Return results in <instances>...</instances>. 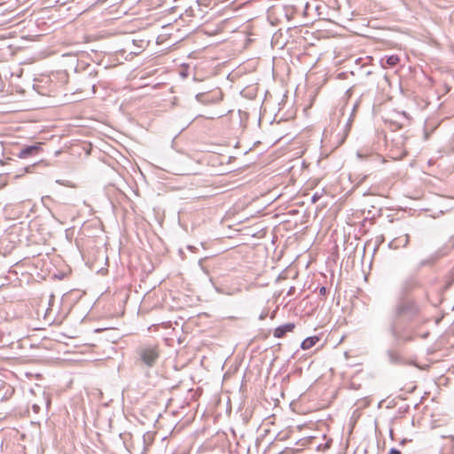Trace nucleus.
Here are the masks:
<instances>
[{"label": "nucleus", "mask_w": 454, "mask_h": 454, "mask_svg": "<svg viewBox=\"0 0 454 454\" xmlns=\"http://www.w3.org/2000/svg\"><path fill=\"white\" fill-rule=\"evenodd\" d=\"M390 333L397 344L413 341L418 336L414 329L411 327L398 328L395 325H391Z\"/></svg>", "instance_id": "nucleus-3"}, {"label": "nucleus", "mask_w": 454, "mask_h": 454, "mask_svg": "<svg viewBox=\"0 0 454 454\" xmlns=\"http://www.w3.org/2000/svg\"><path fill=\"white\" fill-rule=\"evenodd\" d=\"M317 200V194H315V195L312 197V201H313V202H315Z\"/></svg>", "instance_id": "nucleus-20"}, {"label": "nucleus", "mask_w": 454, "mask_h": 454, "mask_svg": "<svg viewBox=\"0 0 454 454\" xmlns=\"http://www.w3.org/2000/svg\"><path fill=\"white\" fill-rule=\"evenodd\" d=\"M450 250H451L450 246L444 245L431 255V259L433 261H436V260L447 255L450 252Z\"/></svg>", "instance_id": "nucleus-9"}, {"label": "nucleus", "mask_w": 454, "mask_h": 454, "mask_svg": "<svg viewBox=\"0 0 454 454\" xmlns=\"http://www.w3.org/2000/svg\"><path fill=\"white\" fill-rule=\"evenodd\" d=\"M160 353V348L157 344H141L136 349L137 363L147 368H152L157 364Z\"/></svg>", "instance_id": "nucleus-2"}, {"label": "nucleus", "mask_w": 454, "mask_h": 454, "mask_svg": "<svg viewBox=\"0 0 454 454\" xmlns=\"http://www.w3.org/2000/svg\"><path fill=\"white\" fill-rule=\"evenodd\" d=\"M295 325L294 323H287L282 325L278 326L273 333L275 338H282L286 335V333L292 332L294 329Z\"/></svg>", "instance_id": "nucleus-8"}, {"label": "nucleus", "mask_w": 454, "mask_h": 454, "mask_svg": "<svg viewBox=\"0 0 454 454\" xmlns=\"http://www.w3.org/2000/svg\"><path fill=\"white\" fill-rule=\"evenodd\" d=\"M195 98L201 104L209 105L220 101L222 99V93L219 90L213 92H201L198 93L195 96Z\"/></svg>", "instance_id": "nucleus-4"}, {"label": "nucleus", "mask_w": 454, "mask_h": 454, "mask_svg": "<svg viewBox=\"0 0 454 454\" xmlns=\"http://www.w3.org/2000/svg\"><path fill=\"white\" fill-rule=\"evenodd\" d=\"M350 125V118L348 120V122L346 123V126Z\"/></svg>", "instance_id": "nucleus-21"}, {"label": "nucleus", "mask_w": 454, "mask_h": 454, "mask_svg": "<svg viewBox=\"0 0 454 454\" xmlns=\"http://www.w3.org/2000/svg\"><path fill=\"white\" fill-rule=\"evenodd\" d=\"M51 404V398L48 394H46L44 391H42V397L38 402H35L32 403L31 408L35 414H38L42 407H45L46 410L49 409Z\"/></svg>", "instance_id": "nucleus-6"}, {"label": "nucleus", "mask_w": 454, "mask_h": 454, "mask_svg": "<svg viewBox=\"0 0 454 454\" xmlns=\"http://www.w3.org/2000/svg\"><path fill=\"white\" fill-rule=\"evenodd\" d=\"M319 341V338L317 336H310L303 340L301 344V348L304 350L309 349L314 347Z\"/></svg>", "instance_id": "nucleus-10"}, {"label": "nucleus", "mask_w": 454, "mask_h": 454, "mask_svg": "<svg viewBox=\"0 0 454 454\" xmlns=\"http://www.w3.org/2000/svg\"><path fill=\"white\" fill-rule=\"evenodd\" d=\"M428 335H429V332H426V333H423L422 334H420L419 336L422 339H426Z\"/></svg>", "instance_id": "nucleus-19"}, {"label": "nucleus", "mask_w": 454, "mask_h": 454, "mask_svg": "<svg viewBox=\"0 0 454 454\" xmlns=\"http://www.w3.org/2000/svg\"><path fill=\"white\" fill-rule=\"evenodd\" d=\"M41 145H42L41 143H38L36 145L25 146L24 148H22L20 151V153L17 154V156L20 159H27L29 157L35 156L42 150Z\"/></svg>", "instance_id": "nucleus-5"}, {"label": "nucleus", "mask_w": 454, "mask_h": 454, "mask_svg": "<svg viewBox=\"0 0 454 454\" xmlns=\"http://www.w3.org/2000/svg\"><path fill=\"white\" fill-rule=\"evenodd\" d=\"M88 87L91 88V94H95L96 93V84L94 82H88Z\"/></svg>", "instance_id": "nucleus-15"}, {"label": "nucleus", "mask_w": 454, "mask_h": 454, "mask_svg": "<svg viewBox=\"0 0 454 454\" xmlns=\"http://www.w3.org/2000/svg\"><path fill=\"white\" fill-rule=\"evenodd\" d=\"M410 242V236L409 234H404L403 236L395 238L393 240L390 241L389 247L394 249H397L400 247H405L408 246Z\"/></svg>", "instance_id": "nucleus-7"}, {"label": "nucleus", "mask_w": 454, "mask_h": 454, "mask_svg": "<svg viewBox=\"0 0 454 454\" xmlns=\"http://www.w3.org/2000/svg\"><path fill=\"white\" fill-rule=\"evenodd\" d=\"M383 59H381V65L383 67H393L395 66H396L399 61H400V59L397 55H391V56H388L386 58V65L383 63Z\"/></svg>", "instance_id": "nucleus-12"}, {"label": "nucleus", "mask_w": 454, "mask_h": 454, "mask_svg": "<svg viewBox=\"0 0 454 454\" xmlns=\"http://www.w3.org/2000/svg\"><path fill=\"white\" fill-rule=\"evenodd\" d=\"M440 454H454V436H450L447 443L442 448Z\"/></svg>", "instance_id": "nucleus-11"}, {"label": "nucleus", "mask_w": 454, "mask_h": 454, "mask_svg": "<svg viewBox=\"0 0 454 454\" xmlns=\"http://www.w3.org/2000/svg\"><path fill=\"white\" fill-rule=\"evenodd\" d=\"M394 314L396 317H406L411 321L419 320L421 322L428 321L423 316L421 307L413 300H402L395 307Z\"/></svg>", "instance_id": "nucleus-1"}, {"label": "nucleus", "mask_w": 454, "mask_h": 454, "mask_svg": "<svg viewBox=\"0 0 454 454\" xmlns=\"http://www.w3.org/2000/svg\"><path fill=\"white\" fill-rule=\"evenodd\" d=\"M418 285L417 281L414 278H411L407 280L404 284L405 288L410 287L411 289L414 288Z\"/></svg>", "instance_id": "nucleus-14"}, {"label": "nucleus", "mask_w": 454, "mask_h": 454, "mask_svg": "<svg viewBox=\"0 0 454 454\" xmlns=\"http://www.w3.org/2000/svg\"><path fill=\"white\" fill-rule=\"evenodd\" d=\"M389 454H401V451L397 449L392 448L389 450Z\"/></svg>", "instance_id": "nucleus-18"}, {"label": "nucleus", "mask_w": 454, "mask_h": 454, "mask_svg": "<svg viewBox=\"0 0 454 454\" xmlns=\"http://www.w3.org/2000/svg\"><path fill=\"white\" fill-rule=\"evenodd\" d=\"M326 294V288L322 286L319 288V295L325 296Z\"/></svg>", "instance_id": "nucleus-17"}, {"label": "nucleus", "mask_w": 454, "mask_h": 454, "mask_svg": "<svg viewBox=\"0 0 454 454\" xmlns=\"http://www.w3.org/2000/svg\"><path fill=\"white\" fill-rule=\"evenodd\" d=\"M388 357L393 364H400L402 362V357L394 351L388 352Z\"/></svg>", "instance_id": "nucleus-13"}, {"label": "nucleus", "mask_w": 454, "mask_h": 454, "mask_svg": "<svg viewBox=\"0 0 454 454\" xmlns=\"http://www.w3.org/2000/svg\"><path fill=\"white\" fill-rule=\"evenodd\" d=\"M287 437V434H278L276 437V441H283L285 440L286 438Z\"/></svg>", "instance_id": "nucleus-16"}]
</instances>
